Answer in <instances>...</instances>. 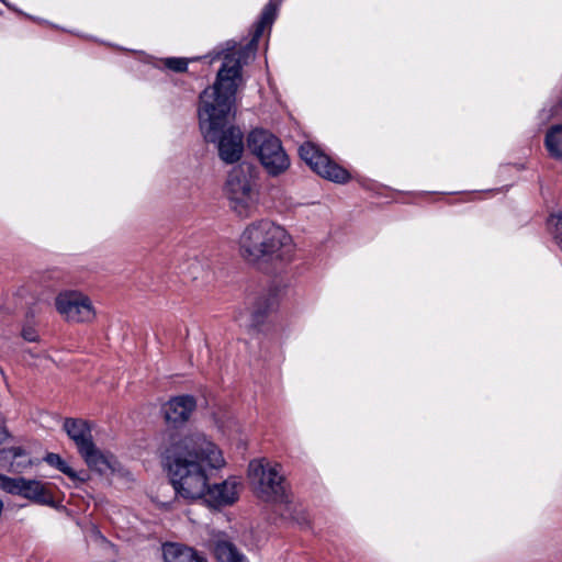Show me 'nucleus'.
Returning a JSON list of instances; mask_svg holds the SVG:
<instances>
[{
  "label": "nucleus",
  "mask_w": 562,
  "mask_h": 562,
  "mask_svg": "<svg viewBox=\"0 0 562 562\" xmlns=\"http://www.w3.org/2000/svg\"><path fill=\"white\" fill-rule=\"evenodd\" d=\"M281 2L282 0H269L255 25L251 40L245 47L223 52V63L215 82L200 94L198 116L201 133L207 143L217 144L218 157L225 164L237 162L244 153V134L240 128H225L235 103L238 81L241 79L243 60L249 52L257 49L266 26L274 22Z\"/></svg>",
  "instance_id": "obj_1"
},
{
  "label": "nucleus",
  "mask_w": 562,
  "mask_h": 562,
  "mask_svg": "<svg viewBox=\"0 0 562 562\" xmlns=\"http://www.w3.org/2000/svg\"><path fill=\"white\" fill-rule=\"evenodd\" d=\"M165 464L176 496L193 503L203 497L212 472L224 467L225 460L203 434L193 432L166 449Z\"/></svg>",
  "instance_id": "obj_2"
},
{
  "label": "nucleus",
  "mask_w": 562,
  "mask_h": 562,
  "mask_svg": "<svg viewBox=\"0 0 562 562\" xmlns=\"http://www.w3.org/2000/svg\"><path fill=\"white\" fill-rule=\"evenodd\" d=\"M240 254L245 260L257 265L282 268L292 261L294 245L288 232L270 222L249 224L239 237Z\"/></svg>",
  "instance_id": "obj_3"
},
{
  "label": "nucleus",
  "mask_w": 562,
  "mask_h": 562,
  "mask_svg": "<svg viewBox=\"0 0 562 562\" xmlns=\"http://www.w3.org/2000/svg\"><path fill=\"white\" fill-rule=\"evenodd\" d=\"M256 178V167L248 162L237 165L227 176L226 195L231 207L241 217L249 216L258 202Z\"/></svg>",
  "instance_id": "obj_4"
},
{
  "label": "nucleus",
  "mask_w": 562,
  "mask_h": 562,
  "mask_svg": "<svg viewBox=\"0 0 562 562\" xmlns=\"http://www.w3.org/2000/svg\"><path fill=\"white\" fill-rule=\"evenodd\" d=\"M248 476L260 499L273 504L286 502L289 485L279 464L252 460L248 465Z\"/></svg>",
  "instance_id": "obj_5"
},
{
  "label": "nucleus",
  "mask_w": 562,
  "mask_h": 562,
  "mask_svg": "<svg viewBox=\"0 0 562 562\" xmlns=\"http://www.w3.org/2000/svg\"><path fill=\"white\" fill-rule=\"evenodd\" d=\"M247 146L272 177L283 173L290 167V159L281 140L268 131H251L247 137Z\"/></svg>",
  "instance_id": "obj_6"
},
{
  "label": "nucleus",
  "mask_w": 562,
  "mask_h": 562,
  "mask_svg": "<svg viewBox=\"0 0 562 562\" xmlns=\"http://www.w3.org/2000/svg\"><path fill=\"white\" fill-rule=\"evenodd\" d=\"M299 154L317 175L336 183H346L350 179L349 172L333 161L314 144L306 142L299 148Z\"/></svg>",
  "instance_id": "obj_7"
},
{
  "label": "nucleus",
  "mask_w": 562,
  "mask_h": 562,
  "mask_svg": "<svg viewBox=\"0 0 562 562\" xmlns=\"http://www.w3.org/2000/svg\"><path fill=\"white\" fill-rule=\"evenodd\" d=\"M0 490L11 495H19L40 505H54V496L46 484L22 476L10 477L0 473Z\"/></svg>",
  "instance_id": "obj_8"
},
{
  "label": "nucleus",
  "mask_w": 562,
  "mask_h": 562,
  "mask_svg": "<svg viewBox=\"0 0 562 562\" xmlns=\"http://www.w3.org/2000/svg\"><path fill=\"white\" fill-rule=\"evenodd\" d=\"M55 307L67 322L83 323L94 318L90 299L79 291L60 292L55 299Z\"/></svg>",
  "instance_id": "obj_9"
},
{
  "label": "nucleus",
  "mask_w": 562,
  "mask_h": 562,
  "mask_svg": "<svg viewBox=\"0 0 562 562\" xmlns=\"http://www.w3.org/2000/svg\"><path fill=\"white\" fill-rule=\"evenodd\" d=\"M10 436L4 419L0 416V445ZM35 462L30 453L22 447H10L0 449V468L12 473H23L33 467Z\"/></svg>",
  "instance_id": "obj_10"
},
{
  "label": "nucleus",
  "mask_w": 562,
  "mask_h": 562,
  "mask_svg": "<svg viewBox=\"0 0 562 562\" xmlns=\"http://www.w3.org/2000/svg\"><path fill=\"white\" fill-rule=\"evenodd\" d=\"M196 408V401L192 395L171 397L162 405V413L168 425L177 428L184 425Z\"/></svg>",
  "instance_id": "obj_11"
},
{
  "label": "nucleus",
  "mask_w": 562,
  "mask_h": 562,
  "mask_svg": "<svg viewBox=\"0 0 562 562\" xmlns=\"http://www.w3.org/2000/svg\"><path fill=\"white\" fill-rule=\"evenodd\" d=\"M236 487L237 483L235 480H225L214 484H211L209 481L206 492L201 499L215 508L232 505L238 497Z\"/></svg>",
  "instance_id": "obj_12"
},
{
  "label": "nucleus",
  "mask_w": 562,
  "mask_h": 562,
  "mask_svg": "<svg viewBox=\"0 0 562 562\" xmlns=\"http://www.w3.org/2000/svg\"><path fill=\"white\" fill-rule=\"evenodd\" d=\"M64 430L69 438L75 442L78 452L86 450L94 443L90 424L81 418H65Z\"/></svg>",
  "instance_id": "obj_13"
},
{
  "label": "nucleus",
  "mask_w": 562,
  "mask_h": 562,
  "mask_svg": "<svg viewBox=\"0 0 562 562\" xmlns=\"http://www.w3.org/2000/svg\"><path fill=\"white\" fill-rule=\"evenodd\" d=\"M162 558L164 562H207L193 548L172 542L162 546Z\"/></svg>",
  "instance_id": "obj_14"
},
{
  "label": "nucleus",
  "mask_w": 562,
  "mask_h": 562,
  "mask_svg": "<svg viewBox=\"0 0 562 562\" xmlns=\"http://www.w3.org/2000/svg\"><path fill=\"white\" fill-rule=\"evenodd\" d=\"M277 305V297L274 294H265L259 296L250 308L249 326L252 329H258L266 321L270 311Z\"/></svg>",
  "instance_id": "obj_15"
},
{
  "label": "nucleus",
  "mask_w": 562,
  "mask_h": 562,
  "mask_svg": "<svg viewBox=\"0 0 562 562\" xmlns=\"http://www.w3.org/2000/svg\"><path fill=\"white\" fill-rule=\"evenodd\" d=\"M79 453L83 458V460L86 461L87 465L90 469H92V470H94V471H97L99 473H104L106 470L112 468L111 462L108 459V457H105L95 447L94 443L91 446V448L88 447L86 450H82Z\"/></svg>",
  "instance_id": "obj_16"
},
{
  "label": "nucleus",
  "mask_w": 562,
  "mask_h": 562,
  "mask_svg": "<svg viewBox=\"0 0 562 562\" xmlns=\"http://www.w3.org/2000/svg\"><path fill=\"white\" fill-rule=\"evenodd\" d=\"M214 554L218 562H247L236 547L226 540H218L215 543Z\"/></svg>",
  "instance_id": "obj_17"
},
{
  "label": "nucleus",
  "mask_w": 562,
  "mask_h": 562,
  "mask_svg": "<svg viewBox=\"0 0 562 562\" xmlns=\"http://www.w3.org/2000/svg\"><path fill=\"white\" fill-rule=\"evenodd\" d=\"M280 505L283 506V508L280 512V516L282 519L295 522L302 527L310 525V518L307 513L303 508L294 506L289 501V497L286 498V502H283Z\"/></svg>",
  "instance_id": "obj_18"
},
{
  "label": "nucleus",
  "mask_w": 562,
  "mask_h": 562,
  "mask_svg": "<svg viewBox=\"0 0 562 562\" xmlns=\"http://www.w3.org/2000/svg\"><path fill=\"white\" fill-rule=\"evenodd\" d=\"M43 460L50 467L67 475L72 481L79 480L83 482L86 480V477L79 476L78 473L74 471L72 468L69 467L67 462L63 460L61 457L57 453L49 452L44 457Z\"/></svg>",
  "instance_id": "obj_19"
},
{
  "label": "nucleus",
  "mask_w": 562,
  "mask_h": 562,
  "mask_svg": "<svg viewBox=\"0 0 562 562\" xmlns=\"http://www.w3.org/2000/svg\"><path fill=\"white\" fill-rule=\"evenodd\" d=\"M165 66L176 72H184L188 69L189 60L180 57H169L165 59Z\"/></svg>",
  "instance_id": "obj_20"
},
{
  "label": "nucleus",
  "mask_w": 562,
  "mask_h": 562,
  "mask_svg": "<svg viewBox=\"0 0 562 562\" xmlns=\"http://www.w3.org/2000/svg\"><path fill=\"white\" fill-rule=\"evenodd\" d=\"M550 222L553 224V238L562 251V212L553 216Z\"/></svg>",
  "instance_id": "obj_21"
},
{
  "label": "nucleus",
  "mask_w": 562,
  "mask_h": 562,
  "mask_svg": "<svg viewBox=\"0 0 562 562\" xmlns=\"http://www.w3.org/2000/svg\"><path fill=\"white\" fill-rule=\"evenodd\" d=\"M202 269L200 261L193 257L189 259L187 267H181V272L187 273L191 279L195 280L200 277V270Z\"/></svg>",
  "instance_id": "obj_22"
},
{
  "label": "nucleus",
  "mask_w": 562,
  "mask_h": 562,
  "mask_svg": "<svg viewBox=\"0 0 562 562\" xmlns=\"http://www.w3.org/2000/svg\"><path fill=\"white\" fill-rule=\"evenodd\" d=\"M22 337L30 342H34L38 340V334L35 328L32 326H25L22 329Z\"/></svg>",
  "instance_id": "obj_23"
}]
</instances>
